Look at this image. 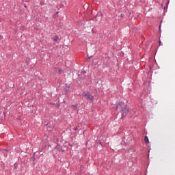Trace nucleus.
<instances>
[{"mask_svg":"<svg viewBox=\"0 0 175 175\" xmlns=\"http://www.w3.org/2000/svg\"><path fill=\"white\" fill-rule=\"evenodd\" d=\"M65 87H66V88L68 89V88H70V85H69V84H66Z\"/></svg>","mask_w":175,"mask_h":175,"instance_id":"obj_8","label":"nucleus"},{"mask_svg":"<svg viewBox=\"0 0 175 175\" xmlns=\"http://www.w3.org/2000/svg\"><path fill=\"white\" fill-rule=\"evenodd\" d=\"M59 73H62V70L59 69Z\"/></svg>","mask_w":175,"mask_h":175,"instance_id":"obj_11","label":"nucleus"},{"mask_svg":"<svg viewBox=\"0 0 175 175\" xmlns=\"http://www.w3.org/2000/svg\"><path fill=\"white\" fill-rule=\"evenodd\" d=\"M74 131H77V127H75V128L74 129Z\"/></svg>","mask_w":175,"mask_h":175,"instance_id":"obj_13","label":"nucleus"},{"mask_svg":"<svg viewBox=\"0 0 175 175\" xmlns=\"http://www.w3.org/2000/svg\"><path fill=\"white\" fill-rule=\"evenodd\" d=\"M53 40L54 42H57V40H58V36L54 37V38H53Z\"/></svg>","mask_w":175,"mask_h":175,"instance_id":"obj_5","label":"nucleus"},{"mask_svg":"<svg viewBox=\"0 0 175 175\" xmlns=\"http://www.w3.org/2000/svg\"><path fill=\"white\" fill-rule=\"evenodd\" d=\"M116 110H118V105H116Z\"/></svg>","mask_w":175,"mask_h":175,"instance_id":"obj_10","label":"nucleus"},{"mask_svg":"<svg viewBox=\"0 0 175 175\" xmlns=\"http://www.w3.org/2000/svg\"><path fill=\"white\" fill-rule=\"evenodd\" d=\"M145 143H146L147 144H148V143H150V140L148 139V136H145Z\"/></svg>","mask_w":175,"mask_h":175,"instance_id":"obj_4","label":"nucleus"},{"mask_svg":"<svg viewBox=\"0 0 175 175\" xmlns=\"http://www.w3.org/2000/svg\"><path fill=\"white\" fill-rule=\"evenodd\" d=\"M159 45H160V46H161V45H162V44H161V41H159Z\"/></svg>","mask_w":175,"mask_h":175,"instance_id":"obj_14","label":"nucleus"},{"mask_svg":"<svg viewBox=\"0 0 175 175\" xmlns=\"http://www.w3.org/2000/svg\"><path fill=\"white\" fill-rule=\"evenodd\" d=\"M128 113H129V108L126 107L122 108V118L126 117Z\"/></svg>","mask_w":175,"mask_h":175,"instance_id":"obj_1","label":"nucleus"},{"mask_svg":"<svg viewBox=\"0 0 175 175\" xmlns=\"http://www.w3.org/2000/svg\"><path fill=\"white\" fill-rule=\"evenodd\" d=\"M82 96L85 98V99H89V100H91V102H94V96L91 94H88L86 92H83L82 94Z\"/></svg>","mask_w":175,"mask_h":175,"instance_id":"obj_2","label":"nucleus"},{"mask_svg":"<svg viewBox=\"0 0 175 175\" xmlns=\"http://www.w3.org/2000/svg\"><path fill=\"white\" fill-rule=\"evenodd\" d=\"M57 141L58 142V139H57Z\"/></svg>","mask_w":175,"mask_h":175,"instance_id":"obj_17","label":"nucleus"},{"mask_svg":"<svg viewBox=\"0 0 175 175\" xmlns=\"http://www.w3.org/2000/svg\"><path fill=\"white\" fill-rule=\"evenodd\" d=\"M56 148L57 150H59V151H61L62 150V146H61V145L57 144Z\"/></svg>","mask_w":175,"mask_h":175,"instance_id":"obj_3","label":"nucleus"},{"mask_svg":"<svg viewBox=\"0 0 175 175\" xmlns=\"http://www.w3.org/2000/svg\"><path fill=\"white\" fill-rule=\"evenodd\" d=\"M78 106H79V105H78V104L72 105V107H75V108H76V107H77Z\"/></svg>","mask_w":175,"mask_h":175,"instance_id":"obj_7","label":"nucleus"},{"mask_svg":"<svg viewBox=\"0 0 175 175\" xmlns=\"http://www.w3.org/2000/svg\"><path fill=\"white\" fill-rule=\"evenodd\" d=\"M65 91H66V92H68V91H69V88L68 89L67 88H65Z\"/></svg>","mask_w":175,"mask_h":175,"instance_id":"obj_9","label":"nucleus"},{"mask_svg":"<svg viewBox=\"0 0 175 175\" xmlns=\"http://www.w3.org/2000/svg\"><path fill=\"white\" fill-rule=\"evenodd\" d=\"M92 58V56L88 57V59H91Z\"/></svg>","mask_w":175,"mask_h":175,"instance_id":"obj_12","label":"nucleus"},{"mask_svg":"<svg viewBox=\"0 0 175 175\" xmlns=\"http://www.w3.org/2000/svg\"><path fill=\"white\" fill-rule=\"evenodd\" d=\"M118 106H120V107L124 106V102L119 103Z\"/></svg>","mask_w":175,"mask_h":175,"instance_id":"obj_6","label":"nucleus"},{"mask_svg":"<svg viewBox=\"0 0 175 175\" xmlns=\"http://www.w3.org/2000/svg\"><path fill=\"white\" fill-rule=\"evenodd\" d=\"M121 16H122V17H123V15H122V14Z\"/></svg>","mask_w":175,"mask_h":175,"instance_id":"obj_16","label":"nucleus"},{"mask_svg":"<svg viewBox=\"0 0 175 175\" xmlns=\"http://www.w3.org/2000/svg\"><path fill=\"white\" fill-rule=\"evenodd\" d=\"M159 29H161V25H160V26H159Z\"/></svg>","mask_w":175,"mask_h":175,"instance_id":"obj_15","label":"nucleus"}]
</instances>
